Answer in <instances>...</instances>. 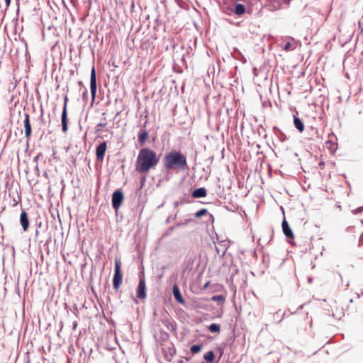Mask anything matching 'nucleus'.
<instances>
[{
  "label": "nucleus",
  "mask_w": 363,
  "mask_h": 363,
  "mask_svg": "<svg viewBox=\"0 0 363 363\" xmlns=\"http://www.w3.org/2000/svg\"><path fill=\"white\" fill-rule=\"evenodd\" d=\"M159 162L156 152L149 148H142L138 155L135 169L140 173H147L154 169Z\"/></svg>",
  "instance_id": "nucleus-1"
},
{
  "label": "nucleus",
  "mask_w": 363,
  "mask_h": 363,
  "mask_svg": "<svg viewBox=\"0 0 363 363\" xmlns=\"http://www.w3.org/2000/svg\"><path fill=\"white\" fill-rule=\"evenodd\" d=\"M164 167L167 169L179 168L185 169L188 167L186 157L180 151L172 150L167 153L163 160Z\"/></svg>",
  "instance_id": "nucleus-2"
},
{
  "label": "nucleus",
  "mask_w": 363,
  "mask_h": 363,
  "mask_svg": "<svg viewBox=\"0 0 363 363\" xmlns=\"http://www.w3.org/2000/svg\"><path fill=\"white\" fill-rule=\"evenodd\" d=\"M121 261L118 259H115V270L113 279V286L116 291H118L123 280V274L121 271Z\"/></svg>",
  "instance_id": "nucleus-3"
},
{
  "label": "nucleus",
  "mask_w": 363,
  "mask_h": 363,
  "mask_svg": "<svg viewBox=\"0 0 363 363\" xmlns=\"http://www.w3.org/2000/svg\"><path fill=\"white\" fill-rule=\"evenodd\" d=\"M161 347L165 358L170 360L176 353L174 344L170 340H167L161 344Z\"/></svg>",
  "instance_id": "nucleus-4"
},
{
  "label": "nucleus",
  "mask_w": 363,
  "mask_h": 363,
  "mask_svg": "<svg viewBox=\"0 0 363 363\" xmlns=\"http://www.w3.org/2000/svg\"><path fill=\"white\" fill-rule=\"evenodd\" d=\"M67 101L68 99L66 96L64 101V106L62 113V130L64 133H66L68 129V118H67Z\"/></svg>",
  "instance_id": "nucleus-5"
},
{
  "label": "nucleus",
  "mask_w": 363,
  "mask_h": 363,
  "mask_svg": "<svg viewBox=\"0 0 363 363\" xmlns=\"http://www.w3.org/2000/svg\"><path fill=\"white\" fill-rule=\"evenodd\" d=\"M137 298L139 299L146 298V284L144 275L140 276V281L137 287Z\"/></svg>",
  "instance_id": "nucleus-6"
},
{
  "label": "nucleus",
  "mask_w": 363,
  "mask_h": 363,
  "mask_svg": "<svg viewBox=\"0 0 363 363\" xmlns=\"http://www.w3.org/2000/svg\"><path fill=\"white\" fill-rule=\"evenodd\" d=\"M123 201V194L121 191L117 190L113 192L112 195V206L113 208L118 211Z\"/></svg>",
  "instance_id": "nucleus-7"
},
{
  "label": "nucleus",
  "mask_w": 363,
  "mask_h": 363,
  "mask_svg": "<svg viewBox=\"0 0 363 363\" xmlns=\"http://www.w3.org/2000/svg\"><path fill=\"white\" fill-rule=\"evenodd\" d=\"M90 89H91V94L92 99L94 100L96 96V90H97L96 71H95L94 67H92V69L91 72Z\"/></svg>",
  "instance_id": "nucleus-8"
},
{
  "label": "nucleus",
  "mask_w": 363,
  "mask_h": 363,
  "mask_svg": "<svg viewBox=\"0 0 363 363\" xmlns=\"http://www.w3.org/2000/svg\"><path fill=\"white\" fill-rule=\"evenodd\" d=\"M24 118H24L23 123H24V128H25V135H26V138L28 140H29L31 136V133H32V128H31V125L30 123L29 114L27 113H24Z\"/></svg>",
  "instance_id": "nucleus-9"
},
{
  "label": "nucleus",
  "mask_w": 363,
  "mask_h": 363,
  "mask_svg": "<svg viewBox=\"0 0 363 363\" xmlns=\"http://www.w3.org/2000/svg\"><path fill=\"white\" fill-rule=\"evenodd\" d=\"M282 230L284 235L287 238L294 239V235L293 233L292 230L291 229L288 222L286 220L285 218H284L282 221Z\"/></svg>",
  "instance_id": "nucleus-10"
},
{
  "label": "nucleus",
  "mask_w": 363,
  "mask_h": 363,
  "mask_svg": "<svg viewBox=\"0 0 363 363\" xmlns=\"http://www.w3.org/2000/svg\"><path fill=\"white\" fill-rule=\"evenodd\" d=\"M106 150V143H101L96 150V158L99 160H102L104 157L105 152Z\"/></svg>",
  "instance_id": "nucleus-11"
},
{
  "label": "nucleus",
  "mask_w": 363,
  "mask_h": 363,
  "mask_svg": "<svg viewBox=\"0 0 363 363\" xmlns=\"http://www.w3.org/2000/svg\"><path fill=\"white\" fill-rule=\"evenodd\" d=\"M20 223L24 231H26L29 227V220L27 213L22 210L20 215Z\"/></svg>",
  "instance_id": "nucleus-12"
},
{
  "label": "nucleus",
  "mask_w": 363,
  "mask_h": 363,
  "mask_svg": "<svg viewBox=\"0 0 363 363\" xmlns=\"http://www.w3.org/2000/svg\"><path fill=\"white\" fill-rule=\"evenodd\" d=\"M173 294H174V298L177 300V301H178L180 303H184V300L182 298L180 291L177 285H174L173 286Z\"/></svg>",
  "instance_id": "nucleus-13"
},
{
  "label": "nucleus",
  "mask_w": 363,
  "mask_h": 363,
  "mask_svg": "<svg viewBox=\"0 0 363 363\" xmlns=\"http://www.w3.org/2000/svg\"><path fill=\"white\" fill-rule=\"evenodd\" d=\"M206 196V190L203 187L195 189L192 193L194 198H202Z\"/></svg>",
  "instance_id": "nucleus-14"
},
{
  "label": "nucleus",
  "mask_w": 363,
  "mask_h": 363,
  "mask_svg": "<svg viewBox=\"0 0 363 363\" xmlns=\"http://www.w3.org/2000/svg\"><path fill=\"white\" fill-rule=\"evenodd\" d=\"M294 123L299 132L302 133L304 130V125L302 121L296 116H294Z\"/></svg>",
  "instance_id": "nucleus-15"
},
{
  "label": "nucleus",
  "mask_w": 363,
  "mask_h": 363,
  "mask_svg": "<svg viewBox=\"0 0 363 363\" xmlns=\"http://www.w3.org/2000/svg\"><path fill=\"white\" fill-rule=\"evenodd\" d=\"M234 12L236 15L241 16L245 12V7L244 5L237 4L235 6Z\"/></svg>",
  "instance_id": "nucleus-16"
},
{
  "label": "nucleus",
  "mask_w": 363,
  "mask_h": 363,
  "mask_svg": "<svg viewBox=\"0 0 363 363\" xmlns=\"http://www.w3.org/2000/svg\"><path fill=\"white\" fill-rule=\"evenodd\" d=\"M203 357L207 362H212L215 359L214 352L213 351H208L204 354Z\"/></svg>",
  "instance_id": "nucleus-17"
},
{
  "label": "nucleus",
  "mask_w": 363,
  "mask_h": 363,
  "mask_svg": "<svg viewBox=\"0 0 363 363\" xmlns=\"http://www.w3.org/2000/svg\"><path fill=\"white\" fill-rule=\"evenodd\" d=\"M208 330L211 333H219L220 331V325L216 323H212L208 326Z\"/></svg>",
  "instance_id": "nucleus-18"
},
{
  "label": "nucleus",
  "mask_w": 363,
  "mask_h": 363,
  "mask_svg": "<svg viewBox=\"0 0 363 363\" xmlns=\"http://www.w3.org/2000/svg\"><path fill=\"white\" fill-rule=\"evenodd\" d=\"M148 138V133L146 130H144L139 135V142L143 144Z\"/></svg>",
  "instance_id": "nucleus-19"
},
{
  "label": "nucleus",
  "mask_w": 363,
  "mask_h": 363,
  "mask_svg": "<svg viewBox=\"0 0 363 363\" xmlns=\"http://www.w3.org/2000/svg\"><path fill=\"white\" fill-rule=\"evenodd\" d=\"M201 345H194L191 347L190 350L193 354H196L201 350Z\"/></svg>",
  "instance_id": "nucleus-20"
},
{
  "label": "nucleus",
  "mask_w": 363,
  "mask_h": 363,
  "mask_svg": "<svg viewBox=\"0 0 363 363\" xmlns=\"http://www.w3.org/2000/svg\"><path fill=\"white\" fill-rule=\"evenodd\" d=\"M208 213L207 210L205 209V208H202L201 210H199V211H197L196 213H195V217L196 218H200L204 215H206Z\"/></svg>",
  "instance_id": "nucleus-21"
},
{
  "label": "nucleus",
  "mask_w": 363,
  "mask_h": 363,
  "mask_svg": "<svg viewBox=\"0 0 363 363\" xmlns=\"http://www.w3.org/2000/svg\"><path fill=\"white\" fill-rule=\"evenodd\" d=\"M212 300L214 301H224L225 298L223 296H213Z\"/></svg>",
  "instance_id": "nucleus-22"
},
{
  "label": "nucleus",
  "mask_w": 363,
  "mask_h": 363,
  "mask_svg": "<svg viewBox=\"0 0 363 363\" xmlns=\"http://www.w3.org/2000/svg\"><path fill=\"white\" fill-rule=\"evenodd\" d=\"M291 43L289 42L286 43L284 45V48L283 49L285 50V51H289V50H291Z\"/></svg>",
  "instance_id": "nucleus-23"
},
{
  "label": "nucleus",
  "mask_w": 363,
  "mask_h": 363,
  "mask_svg": "<svg viewBox=\"0 0 363 363\" xmlns=\"http://www.w3.org/2000/svg\"><path fill=\"white\" fill-rule=\"evenodd\" d=\"M4 1H5L6 7H9L10 5V3H11V0H4Z\"/></svg>",
  "instance_id": "nucleus-24"
},
{
  "label": "nucleus",
  "mask_w": 363,
  "mask_h": 363,
  "mask_svg": "<svg viewBox=\"0 0 363 363\" xmlns=\"http://www.w3.org/2000/svg\"><path fill=\"white\" fill-rule=\"evenodd\" d=\"M359 242L363 243V233L361 235V236L359 238Z\"/></svg>",
  "instance_id": "nucleus-25"
},
{
  "label": "nucleus",
  "mask_w": 363,
  "mask_h": 363,
  "mask_svg": "<svg viewBox=\"0 0 363 363\" xmlns=\"http://www.w3.org/2000/svg\"><path fill=\"white\" fill-rule=\"evenodd\" d=\"M87 94V91L86 90L84 92V96L86 95Z\"/></svg>",
  "instance_id": "nucleus-26"
}]
</instances>
